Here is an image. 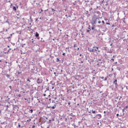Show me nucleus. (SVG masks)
<instances>
[{
  "instance_id": "obj_1",
  "label": "nucleus",
  "mask_w": 128,
  "mask_h": 128,
  "mask_svg": "<svg viewBox=\"0 0 128 128\" xmlns=\"http://www.w3.org/2000/svg\"><path fill=\"white\" fill-rule=\"evenodd\" d=\"M97 20H100V18H93L92 20V24H96Z\"/></svg>"
},
{
  "instance_id": "obj_2",
  "label": "nucleus",
  "mask_w": 128,
  "mask_h": 128,
  "mask_svg": "<svg viewBox=\"0 0 128 128\" xmlns=\"http://www.w3.org/2000/svg\"><path fill=\"white\" fill-rule=\"evenodd\" d=\"M88 50H89L90 52H94V48H88Z\"/></svg>"
},
{
  "instance_id": "obj_3",
  "label": "nucleus",
  "mask_w": 128,
  "mask_h": 128,
  "mask_svg": "<svg viewBox=\"0 0 128 128\" xmlns=\"http://www.w3.org/2000/svg\"><path fill=\"white\" fill-rule=\"evenodd\" d=\"M93 48L94 50V52H98V46H94L93 47Z\"/></svg>"
},
{
  "instance_id": "obj_4",
  "label": "nucleus",
  "mask_w": 128,
  "mask_h": 128,
  "mask_svg": "<svg viewBox=\"0 0 128 128\" xmlns=\"http://www.w3.org/2000/svg\"><path fill=\"white\" fill-rule=\"evenodd\" d=\"M114 84H115V86L116 88V86H118V80H116L114 82Z\"/></svg>"
},
{
  "instance_id": "obj_5",
  "label": "nucleus",
  "mask_w": 128,
  "mask_h": 128,
  "mask_svg": "<svg viewBox=\"0 0 128 128\" xmlns=\"http://www.w3.org/2000/svg\"><path fill=\"white\" fill-rule=\"evenodd\" d=\"M96 116L98 120H100V118H102V115L100 114H96Z\"/></svg>"
},
{
  "instance_id": "obj_6",
  "label": "nucleus",
  "mask_w": 128,
  "mask_h": 128,
  "mask_svg": "<svg viewBox=\"0 0 128 128\" xmlns=\"http://www.w3.org/2000/svg\"><path fill=\"white\" fill-rule=\"evenodd\" d=\"M36 82H37V84H42V81H40V78H38V79L37 80H36Z\"/></svg>"
},
{
  "instance_id": "obj_7",
  "label": "nucleus",
  "mask_w": 128,
  "mask_h": 128,
  "mask_svg": "<svg viewBox=\"0 0 128 128\" xmlns=\"http://www.w3.org/2000/svg\"><path fill=\"white\" fill-rule=\"evenodd\" d=\"M40 36V34H38V32H36V38H38V36Z\"/></svg>"
},
{
  "instance_id": "obj_8",
  "label": "nucleus",
  "mask_w": 128,
  "mask_h": 128,
  "mask_svg": "<svg viewBox=\"0 0 128 128\" xmlns=\"http://www.w3.org/2000/svg\"><path fill=\"white\" fill-rule=\"evenodd\" d=\"M13 10H14L15 12H16V7L14 6V7H13Z\"/></svg>"
},
{
  "instance_id": "obj_9",
  "label": "nucleus",
  "mask_w": 128,
  "mask_h": 128,
  "mask_svg": "<svg viewBox=\"0 0 128 128\" xmlns=\"http://www.w3.org/2000/svg\"><path fill=\"white\" fill-rule=\"evenodd\" d=\"M32 120V119L30 118L29 120H26V122H30Z\"/></svg>"
},
{
  "instance_id": "obj_10",
  "label": "nucleus",
  "mask_w": 128,
  "mask_h": 128,
  "mask_svg": "<svg viewBox=\"0 0 128 128\" xmlns=\"http://www.w3.org/2000/svg\"><path fill=\"white\" fill-rule=\"evenodd\" d=\"M30 114H32V112H34V110L31 109V110H30Z\"/></svg>"
},
{
  "instance_id": "obj_11",
  "label": "nucleus",
  "mask_w": 128,
  "mask_h": 128,
  "mask_svg": "<svg viewBox=\"0 0 128 128\" xmlns=\"http://www.w3.org/2000/svg\"><path fill=\"white\" fill-rule=\"evenodd\" d=\"M52 110H54L56 108V106H53L52 107Z\"/></svg>"
},
{
  "instance_id": "obj_12",
  "label": "nucleus",
  "mask_w": 128,
  "mask_h": 128,
  "mask_svg": "<svg viewBox=\"0 0 128 128\" xmlns=\"http://www.w3.org/2000/svg\"><path fill=\"white\" fill-rule=\"evenodd\" d=\"M126 108H128V106L124 107V110H126Z\"/></svg>"
},
{
  "instance_id": "obj_13",
  "label": "nucleus",
  "mask_w": 128,
  "mask_h": 128,
  "mask_svg": "<svg viewBox=\"0 0 128 128\" xmlns=\"http://www.w3.org/2000/svg\"><path fill=\"white\" fill-rule=\"evenodd\" d=\"M92 114H96V111L92 110Z\"/></svg>"
},
{
  "instance_id": "obj_14",
  "label": "nucleus",
  "mask_w": 128,
  "mask_h": 128,
  "mask_svg": "<svg viewBox=\"0 0 128 128\" xmlns=\"http://www.w3.org/2000/svg\"><path fill=\"white\" fill-rule=\"evenodd\" d=\"M106 24H108V26H110V22H106Z\"/></svg>"
},
{
  "instance_id": "obj_15",
  "label": "nucleus",
  "mask_w": 128,
  "mask_h": 128,
  "mask_svg": "<svg viewBox=\"0 0 128 128\" xmlns=\"http://www.w3.org/2000/svg\"><path fill=\"white\" fill-rule=\"evenodd\" d=\"M56 62H60V58H56Z\"/></svg>"
},
{
  "instance_id": "obj_16",
  "label": "nucleus",
  "mask_w": 128,
  "mask_h": 128,
  "mask_svg": "<svg viewBox=\"0 0 128 128\" xmlns=\"http://www.w3.org/2000/svg\"><path fill=\"white\" fill-rule=\"evenodd\" d=\"M109 76L110 77L112 76V74H110Z\"/></svg>"
},
{
  "instance_id": "obj_17",
  "label": "nucleus",
  "mask_w": 128,
  "mask_h": 128,
  "mask_svg": "<svg viewBox=\"0 0 128 128\" xmlns=\"http://www.w3.org/2000/svg\"><path fill=\"white\" fill-rule=\"evenodd\" d=\"M27 82H30V79H28L27 80Z\"/></svg>"
},
{
  "instance_id": "obj_18",
  "label": "nucleus",
  "mask_w": 128,
  "mask_h": 128,
  "mask_svg": "<svg viewBox=\"0 0 128 128\" xmlns=\"http://www.w3.org/2000/svg\"><path fill=\"white\" fill-rule=\"evenodd\" d=\"M42 12H44V10H42V9H41V12H40V14H42Z\"/></svg>"
},
{
  "instance_id": "obj_19",
  "label": "nucleus",
  "mask_w": 128,
  "mask_h": 128,
  "mask_svg": "<svg viewBox=\"0 0 128 128\" xmlns=\"http://www.w3.org/2000/svg\"><path fill=\"white\" fill-rule=\"evenodd\" d=\"M74 48H76V44H74Z\"/></svg>"
},
{
  "instance_id": "obj_20",
  "label": "nucleus",
  "mask_w": 128,
  "mask_h": 128,
  "mask_svg": "<svg viewBox=\"0 0 128 128\" xmlns=\"http://www.w3.org/2000/svg\"><path fill=\"white\" fill-rule=\"evenodd\" d=\"M18 98H20V96H22V95H20V94H19L18 95Z\"/></svg>"
},
{
  "instance_id": "obj_21",
  "label": "nucleus",
  "mask_w": 128,
  "mask_h": 128,
  "mask_svg": "<svg viewBox=\"0 0 128 128\" xmlns=\"http://www.w3.org/2000/svg\"><path fill=\"white\" fill-rule=\"evenodd\" d=\"M18 128H20V123L18 124Z\"/></svg>"
},
{
  "instance_id": "obj_22",
  "label": "nucleus",
  "mask_w": 128,
  "mask_h": 128,
  "mask_svg": "<svg viewBox=\"0 0 128 128\" xmlns=\"http://www.w3.org/2000/svg\"><path fill=\"white\" fill-rule=\"evenodd\" d=\"M102 24H104V20H102Z\"/></svg>"
},
{
  "instance_id": "obj_23",
  "label": "nucleus",
  "mask_w": 128,
  "mask_h": 128,
  "mask_svg": "<svg viewBox=\"0 0 128 128\" xmlns=\"http://www.w3.org/2000/svg\"><path fill=\"white\" fill-rule=\"evenodd\" d=\"M124 110H126V109L124 108V109L122 110V112H124Z\"/></svg>"
},
{
  "instance_id": "obj_24",
  "label": "nucleus",
  "mask_w": 128,
  "mask_h": 128,
  "mask_svg": "<svg viewBox=\"0 0 128 128\" xmlns=\"http://www.w3.org/2000/svg\"><path fill=\"white\" fill-rule=\"evenodd\" d=\"M22 74V72H18V74Z\"/></svg>"
},
{
  "instance_id": "obj_25",
  "label": "nucleus",
  "mask_w": 128,
  "mask_h": 128,
  "mask_svg": "<svg viewBox=\"0 0 128 128\" xmlns=\"http://www.w3.org/2000/svg\"><path fill=\"white\" fill-rule=\"evenodd\" d=\"M100 22H101L100 20H98V24H100Z\"/></svg>"
},
{
  "instance_id": "obj_26",
  "label": "nucleus",
  "mask_w": 128,
  "mask_h": 128,
  "mask_svg": "<svg viewBox=\"0 0 128 128\" xmlns=\"http://www.w3.org/2000/svg\"><path fill=\"white\" fill-rule=\"evenodd\" d=\"M92 30H94V26L92 27Z\"/></svg>"
},
{
  "instance_id": "obj_27",
  "label": "nucleus",
  "mask_w": 128,
  "mask_h": 128,
  "mask_svg": "<svg viewBox=\"0 0 128 128\" xmlns=\"http://www.w3.org/2000/svg\"><path fill=\"white\" fill-rule=\"evenodd\" d=\"M62 54V56H66V53H63Z\"/></svg>"
},
{
  "instance_id": "obj_28",
  "label": "nucleus",
  "mask_w": 128,
  "mask_h": 128,
  "mask_svg": "<svg viewBox=\"0 0 128 128\" xmlns=\"http://www.w3.org/2000/svg\"><path fill=\"white\" fill-rule=\"evenodd\" d=\"M54 86H52V90H54Z\"/></svg>"
},
{
  "instance_id": "obj_29",
  "label": "nucleus",
  "mask_w": 128,
  "mask_h": 128,
  "mask_svg": "<svg viewBox=\"0 0 128 128\" xmlns=\"http://www.w3.org/2000/svg\"><path fill=\"white\" fill-rule=\"evenodd\" d=\"M90 26H89V28H88V30H90Z\"/></svg>"
},
{
  "instance_id": "obj_30",
  "label": "nucleus",
  "mask_w": 128,
  "mask_h": 128,
  "mask_svg": "<svg viewBox=\"0 0 128 128\" xmlns=\"http://www.w3.org/2000/svg\"><path fill=\"white\" fill-rule=\"evenodd\" d=\"M6 106L7 108H8V105H6Z\"/></svg>"
},
{
  "instance_id": "obj_31",
  "label": "nucleus",
  "mask_w": 128,
  "mask_h": 128,
  "mask_svg": "<svg viewBox=\"0 0 128 128\" xmlns=\"http://www.w3.org/2000/svg\"><path fill=\"white\" fill-rule=\"evenodd\" d=\"M90 30H87V32H89Z\"/></svg>"
},
{
  "instance_id": "obj_32",
  "label": "nucleus",
  "mask_w": 128,
  "mask_h": 128,
  "mask_svg": "<svg viewBox=\"0 0 128 128\" xmlns=\"http://www.w3.org/2000/svg\"><path fill=\"white\" fill-rule=\"evenodd\" d=\"M97 64H98V66H100V63H98Z\"/></svg>"
},
{
  "instance_id": "obj_33",
  "label": "nucleus",
  "mask_w": 128,
  "mask_h": 128,
  "mask_svg": "<svg viewBox=\"0 0 128 128\" xmlns=\"http://www.w3.org/2000/svg\"><path fill=\"white\" fill-rule=\"evenodd\" d=\"M108 78H105L104 80H106Z\"/></svg>"
},
{
  "instance_id": "obj_34",
  "label": "nucleus",
  "mask_w": 128,
  "mask_h": 128,
  "mask_svg": "<svg viewBox=\"0 0 128 128\" xmlns=\"http://www.w3.org/2000/svg\"><path fill=\"white\" fill-rule=\"evenodd\" d=\"M120 116V114H116V116Z\"/></svg>"
},
{
  "instance_id": "obj_35",
  "label": "nucleus",
  "mask_w": 128,
  "mask_h": 128,
  "mask_svg": "<svg viewBox=\"0 0 128 128\" xmlns=\"http://www.w3.org/2000/svg\"><path fill=\"white\" fill-rule=\"evenodd\" d=\"M111 60H113V61L114 60V58H112Z\"/></svg>"
},
{
  "instance_id": "obj_36",
  "label": "nucleus",
  "mask_w": 128,
  "mask_h": 128,
  "mask_svg": "<svg viewBox=\"0 0 128 128\" xmlns=\"http://www.w3.org/2000/svg\"><path fill=\"white\" fill-rule=\"evenodd\" d=\"M46 96V94H44V96Z\"/></svg>"
},
{
  "instance_id": "obj_37",
  "label": "nucleus",
  "mask_w": 128,
  "mask_h": 128,
  "mask_svg": "<svg viewBox=\"0 0 128 128\" xmlns=\"http://www.w3.org/2000/svg\"><path fill=\"white\" fill-rule=\"evenodd\" d=\"M102 60H98V62H100Z\"/></svg>"
},
{
  "instance_id": "obj_38",
  "label": "nucleus",
  "mask_w": 128,
  "mask_h": 128,
  "mask_svg": "<svg viewBox=\"0 0 128 128\" xmlns=\"http://www.w3.org/2000/svg\"><path fill=\"white\" fill-rule=\"evenodd\" d=\"M16 18H17V20H18V18H20L16 17Z\"/></svg>"
},
{
  "instance_id": "obj_39",
  "label": "nucleus",
  "mask_w": 128,
  "mask_h": 128,
  "mask_svg": "<svg viewBox=\"0 0 128 128\" xmlns=\"http://www.w3.org/2000/svg\"><path fill=\"white\" fill-rule=\"evenodd\" d=\"M49 100H50V101L52 100V99L49 98Z\"/></svg>"
},
{
  "instance_id": "obj_40",
  "label": "nucleus",
  "mask_w": 128,
  "mask_h": 128,
  "mask_svg": "<svg viewBox=\"0 0 128 128\" xmlns=\"http://www.w3.org/2000/svg\"><path fill=\"white\" fill-rule=\"evenodd\" d=\"M7 38H8H8H10V37H8Z\"/></svg>"
},
{
  "instance_id": "obj_41",
  "label": "nucleus",
  "mask_w": 128,
  "mask_h": 128,
  "mask_svg": "<svg viewBox=\"0 0 128 128\" xmlns=\"http://www.w3.org/2000/svg\"><path fill=\"white\" fill-rule=\"evenodd\" d=\"M82 56V54H80V56Z\"/></svg>"
},
{
  "instance_id": "obj_42",
  "label": "nucleus",
  "mask_w": 128,
  "mask_h": 128,
  "mask_svg": "<svg viewBox=\"0 0 128 128\" xmlns=\"http://www.w3.org/2000/svg\"><path fill=\"white\" fill-rule=\"evenodd\" d=\"M16 8H18V6H16Z\"/></svg>"
},
{
  "instance_id": "obj_43",
  "label": "nucleus",
  "mask_w": 128,
  "mask_h": 128,
  "mask_svg": "<svg viewBox=\"0 0 128 128\" xmlns=\"http://www.w3.org/2000/svg\"><path fill=\"white\" fill-rule=\"evenodd\" d=\"M12 36V34H10V36Z\"/></svg>"
},
{
  "instance_id": "obj_44",
  "label": "nucleus",
  "mask_w": 128,
  "mask_h": 128,
  "mask_svg": "<svg viewBox=\"0 0 128 128\" xmlns=\"http://www.w3.org/2000/svg\"><path fill=\"white\" fill-rule=\"evenodd\" d=\"M102 78V80L104 78V77L102 78Z\"/></svg>"
},
{
  "instance_id": "obj_45",
  "label": "nucleus",
  "mask_w": 128,
  "mask_h": 128,
  "mask_svg": "<svg viewBox=\"0 0 128 128\" xmlns=\"http://www.w3.org/2000/svg\"><path fill=\"white\" fill-rule=\"evenodd\" d=\"M47 128H50V126H48Z\"/></svg>"
},
{
  "instance_id": "obj_46",
  "label": "nucleus",
  "mask_w": 128,
  "mask_h": 128,
  "mask_svg": "<svg viewBox=\"0 0 128 128\" xmlns=\"http://www.w3.org/2000/svg\"><path fill=\"white\" fill-rule=\"evenodd\" d=\"M104 113L106 114V111L104 112Z\"/></svg>"
},
{
  "instance_id": "obj_47",
  "label": "nucleus",
  "mask_w": 128,
  "mask_h": 128,
  "mask_svg": "<svg viewBox=\"0 0 128 128\" xmlns=\"http://www.w3.org/2000/svg\"><path fill=\"white\" fill-rule=\"evenodd\" d=\"M78 50H80V48H78Z\"/></svg>"
},
{
  "instance_id": "obj_48",
  "label": "nucleus",
  "mask_w": 128,
  "mask_h": 128,
  "mask_svg": "<svg viewBox=\"0 0 128 128\" xmlns=\"http://www.w3.org/2000/svg\"><path fill=\"white\" fill-rule=\"evenodd\" d=\"M10 6H12V4H11Z\"/></svg>"
},
{
  "instance_id": "obj_49",
  "label": "nucleus",
  "mask_w": 128,
  "mask_h": 128,
  "mask_svg": "<svg viewBox=\"0 0 128 128\" xmlns=\"http://www.w3.org/2000/svg\"><path fill=\"white\" fill-rule=\"evenodd\" d=\"M98 52H100V50H98Z\"/></svg>"
},
{
  "instance_id": "obj_50",
  "label": "nucleus",
  "mask_w": 128,
  "mask_h": 128,
  "mask_svg": "<svg viewBox=\"0 0 128 128\" xmlns=\"http://www.w3.org/2000/svg\"><path fill=\"white\" fill-rule=\"evenodd\" d=\"M33 128H34V126H33Z\"/></svg>"
},
{
  "instance_id": "obj_51",
  "label": "nucleus",
  "mask_w": 128,
  "mask_h": 128,
  "mask_svg": "<svg viewBox=\"0 0 128 128\" xmlns=\"http://www.w3.org/2000/svg\"><path fill=\"white\" fill-rule=\"evenodd\" d=\"M52 10H54V9H52Z\"/></svg>"
},
{
  "instance_id": "obj_52",
  "label": "nucleus",
  "mask_w": 128,
  "mask_h": 128,
  "mask_svg": "<svg viewBox=\"0 0 128 128\" xmlns=\"http://www.w3.org/2000/svg\"><path fill=\"white\" fill-rule=\"evenodd\" d=\"M30 18H32V17H30Z\"/></svg>"
},
{
  "instance_id": "obj_53",
  "label": "nucleus",
  "mask_w": 128,
  "mask_h": 128,
  "mask_svg": "<svg viewBox=\"0 0 128 128\" xmlns=\"http://www.w3.org/2000/svg\"><path fill=\"white\" fill-rule=\"evenodd\" d=\"M0 62H2V60H0Z\"/></svg>"
},
{
  "instance_id": "obj_54",
  "label": "nucleus",
  "mask_w": 128,
  "mask_h": 128,
  "mask_svg": "<svg viewBox=\"0 0 128 128\" xmlns=\"http://www.w3.org/2000/svg\"><path fill=\"white\" fill-rule=\"evenodd\" d=\"M69 16L70 17V16Z\"/></svg>"
}]
</instances>
